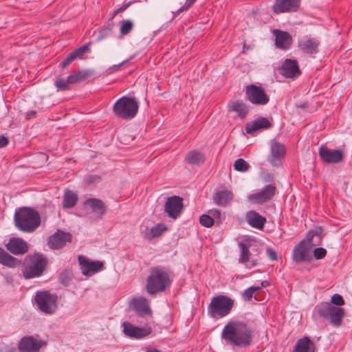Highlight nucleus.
I'll use <instances>...</instances> for the list:
<instances>
[{"label":"nucleus","mask_w":352,"mask_h":352,"mask_svg":"<svg viewBox=\"0 0 352 352\" xmlns=\"http://www.w3.org/2000/svg\"><path fill=\"white\" fill-rule=\"evenodd\" d=\"M172 282L170 271L168 268L161 265L151 267L146 279V291L149 295L154 296L168 289Z\"/></svg>","instance_id":"f257e3e1"},{"label":"nucleus","mask_w":352,"mask_h":352,"mask_svg":"<svg viewBox=\"0 0 352 352\" xmlns=\"http://www.w3.org/2000/svg\"><path fill=\"white\" fill-rule=\"evenodd\" d=\"M14 223L21 232L32 233L41 226V217L37 210L31 207H20L15 210Z\"/></svg>","instance_id":"f03ea898"},{"label":"nucleus","mask_w":352,"mask_h":352,"mask_svg":"<svg viewBox=\"0 0 352 352\" xmlns=\"http://www.w3.org/2000/svg\"><path fill=\"white\" fill-rule=\"evenodd\" d=\"M47 259L41 253L35 252L25 256L22 264V274L24 278L31 279L41 276L46 270Z\"/></svg>","instance_id":"7ed1b4c3"},{"label":"nucleus","mask_w":352,"mask_h":352,"mask_svg":"<svg viewBox=\"0 0 352 352\" xmlns=\"http://www.w3.org/2000/svg\"><path fill=\"white\" fill-rule=\"evenodd\" d=\"M234 304V300L228 296H215L208 306V314L213 319L223 318L231 313Z\"/></svg>","instance_id":"20e7f679"},{"label":"nucleus","mask_w":352,"mask_h":352,"mask_svg":"<svg viewBox=\"0 0 352 352\" xmlns=\"http://www.w3.org/2000/svg\"><path fill=\"white\" fill-rule=\"evenodd\" d=\"M314 311L319 318L329 320L336 327L341 324L344 316L343 308L336 307L329 302H320L315 307Z\"/></svg>","instance_id":"39448f33"},{"label":"nucleus","mask_w":352,"mask_h":352,"mask_svg":"<svg viewBox=\"0 0 352 352\" xmlns=\"http://www.w3.org/2000/svg\"><path fill=\"white\" fill-rule=\"evenodd\" d=\"M58 300L56 294L48 290H39L36 292L33 302L41 312L52 315L58 309Z\"/></svg>","instance_id":"423d86ee"},{"label":"nucleus","mask_w":352,"mask_h":352,"mask_svg":"<svg viewBox=\"0 0 352 352\" xmlns=\"http://www.w3.org/2000/svg\"><path fill=\"white\" fill-rule=\"evenodd\" d=\"M138 108V102L135 98L123 96L116 102L113 111L117 117L131 120L137 115Z\"/></svg>","instance_id":"0eeeda50"},{"label":"nucleus","mask_w":352,"mask_h":352,"mask_svg":"<svg viewBox=\"0 0 352 352\" xmlns=\"http://www.w3.org/2000/svg\"><path fill=\"white\" fill-rule=\"evenodd\" d=\"M315 235H318V231H309L307 235V241L302 240L294 246L292 252V259L294 263L311 262L313 260L311 250L308 245L311 243Z\"/></svg>","instance_id":"6e6552de"},{"label":"nucleus","mask_w":352,"mask_h":352,"mask_svg":"<svg viewBox=\"0 0 352 352\" xmlns=\"http://www.w3.org/2000/svg\"><path fill=\"white\" fill-rule=\"evenodd\" d=\"M242 322L237 320H230L223 327L221 338L226 344L232 346L242 345Z\"/></svg>","instance_id":"1a4fd4ad"},{"label":"nucleus","mask_w":352,"mask_h":352,"mask_svg":"<svg viewBox=\"0 0 352 352\" xmlns=\"http://www.w3.org/2000/svg\"><path fill=\"white\" fill-rule=\"evenodd\" d=\"M130 307L136 316L144 319L145 322L150 324L153 320V314L148 300L146 297L133 298L130 301Z\"/></svg>","instance_id":"9d476101"},{"label":"nucleus","mask_w":352,"mask_h":352,"mask_svg":"<svg viewBox=\"0 0 352 352\" xmlns=\"http://www.w3.org/2000/svg\"><path fill=\"white\" fill-rule=\"evenodd\" d=\"M245 98L252 104L264 106L270 102V97L265 90L256 85H249L245 87Z\"/></svg>","instance_id":"9b49d317"},{"label":"nucleus","mask_w":352,"mask_h":352,"mask_svg":"<svg viewBox=\"0 0 352 352\" xmlns=\"http://www.w3.org/2000/svg\"><path fill=\"white\" fill-rule=\"evenodd\" d=\"M122 332L128 338L141 340L148 336L153 331L151 326L145 322L143 327H138L130 322L122 323Z\"/></svg>","instance_id":"f8f14e48"},{"label":"nucleus","mask_w":352,"mask_h":352,"mask_svg":"<svg viewBox=\"0 0 352 352\" xmlns=\"http://www.w3.org/2000/svg\"><path fill=\"white\" fill-rule=\"evenodd\" d=\"M46 344L43 340H38L32 336H25L18 342L19 352H40L42 346Z\"/></svg>","instance_id":"ddd939ff"},{"label":"nucleus","mask_w":352,"mask_h":352,"mask_svg":"<svg viewBox=\"0 0 352 352\" xmlns=\"http://www.w3.org/2000/svg\"><path fill=\"white\" fill-rule=\"evenodd\" d=\"M276 187L274 184H268L260 192L250 194L248 199L254 204H263L270 201L276 195Z\"/></svg>","instance_id":"4468645a"},{"label":"nucleus","mask_w":352,"mask_h":352,"mask_svg":"<svg viewBox=\"0 0 352 352\" xmlns=\"http://www.w3.org/2000/svg\"><path fill=\"white\" fill-rule=\"evenodd\" d=\"M183 208V198L177 195L168 197L164 204L165 212L174 219L181 214Z\"/></svg>","instance_id":"2eb2a0df"},{"label":"nucleus","mask_w":352,"mask_h":352,"mask_svg":"<svg viewBox=\"0 0 352 352\" xmlns=\"http://www.w3.org/2000/svg\"><path fill=\"white\" fill-rule=\"evenodd\" d=\"M278 72L287 78L295 79L302 74L296 60L286 58L278 69Z\"/></svg>","instance_id":"dca6fc26"},{"label":"nucleus","mask_w":352,"mask_h":352,"mask_svg":"<svg viewBox=\"0 0 352 352\" xmlns=\"http://www.w3.org/2000/svg\"><path fill=\"white\" fill-rule=\"evenodd\" d=\"M78 263L82 274L85 276H91L104 267L103 262L91 261L82 255L78 256Z\"/></svg>","instance_id":"f3484780"},{"label":"nucleus","mask_w":352,"mask_h":352,"mask_svg":"<svg viewBox=\"0 0 352 352\" xmlns=\"http://www.w3.org/2000/svg\"><path fill=\"white\" fill-rule=\"evenodd\" d=\"M300 5V0H275L272 6L274 14L296 12Z\"/></svg>","instance_id":"a211bd4d"},{"label":"nucleus","mask_w":352,"mask_h":352,"mask_svg":"<svg viewBox=\"0 0 352 352\" xmlns=\"http://www.w3.org/2000/svg\"><path fill=\"white\" fill-rule=\"evenodd\" d=\"M72 239V235L69 232L58 230L50 236L48 245L51 249L58 250L63 248L67 242H71Z\"/></svg>","instance_id":"6ab92c4d"},{"label":"nucleus","mask_w":352,"mask_h":352,"mask_svg":"<svg viewBox=\"0 0 352 352\" xmlns=\"http://www.w3.org/2000/svg\"><path fill=\"white\" fill-rule=\"evenodd\" d=\"M6 248L14 255H23L29 250L28 242L19 237H11L6 244Z\"/></svg>","instance_id":"aec40b11"},{"label":"nucleus","mask_w":352,"mask_h":352,"mask_svg":"<svg viewBox=\"0 0 352 352\" xmlns=\"http://www.w3.org/2000/svg\"><path fill=\"white\" fill-rule=\"evenodd\" d=\"M321 160L327 164H337L342 161L343 152L339 149H329L324 146L319 148Z\"/></svg>","instance_id":"412c9836"},{"label":"nucleus","mask_w":352,"mask_h":352,"mask_svg":"<svg viewBox=\"0 0 352 352\" xmlns=\"http://www.w3.org/2000/svg\"><path fill=\"white\" fill-rule=\"evenodd\" d=\"M245 218L246 222L250 227L258 230H263L267 223L266 217L260 214L254 210L248 211Z\"/></svg>","instance_id":"4be33fe9"},{"label":"nucleus","mask_w":352,"mask_h":352,"mask_svg":"<svg viewBox=\"0 0 352 352\" xmlns=\"http://www.w3.org/2000/svg\"><path fill=\"white\" fill-rule=\"evenodd\" d=\"M84 206H88L97 219H102L107 212L105 204L100 199L87 198L83 201Z\"/></svg>","instance_id":"5701e85b"},{"label":"nucleus","mask_w":352,"mask_h":352,"mask_svg":"<svg viewBox=\"0 0 352 352\" xmlns=\"http://www.w3.org/2000/svg\"><path fill=\"white\" fill-rule=\"evenodd\" d=\"M273 34L275 36L276 47L280 50H288L292 44V37L291 34L285 31L274 30Z\"/></svg>","instance_id":"b1692460"},{"label":"nucleus","mask_w":352,"mask_h":352,"mask_svg":"<svg viewBox=\"0 0 352 352\" xmlns=\"http://www.w3.org/2000/svg\"><path fill=\"white\" fill-rule=\"evenodd\" d=\"M320 41L314 38H307L299 41L298 47L305 54H315L318 52Z\"/></svg>","instance_id":"393cba45"},{"label":"nucleus","mask_w":352,"mask_h":352,"mask_svg":"<svg viewBox=\"0 0 352 352\" xmlns=\"http://www.w3.org/2000/svg\"><path fill=\"white\" fill-rule=\"evenodd\" d=\"M272 125V122L267 118L259 117L252 123H248L245 130L248 133L253 134L256 131L270 129Z\"/></svg>","instance_id":"a878e982"},{"label":"nucleus","mask_w":352,"mask_h":352,"mask_svg":"<svg viewBox=\"0 0 352 352\" xmlns=\"http://www.w3.org/2000/svg\"><path fill=\"white\" fill-rule=\"evenodd\" d=\"M233 199V193L228 189L217 190L212 197L213 202L219 206H226Z\"/></svg>","instance_id":"bb28decb"},{"label":"nucleus","mask_w":352,"mask_h":352,"mask_svg":"<svg viewBox=\"0 0 352 352\" xmlns=\"http://www.w3.org/2000/svg\"><path fill=\"white\" fill-rule=\"evenodd\" d=\"M0 263L8 267L14 268L21 265V261L0 247Z\"/></svg>","instance_id":"cd10ccee"},{"label":"nucleus","mask_w":352,"mask_h":352,"mask_svg":"<svg viewBox=\"0 0 352 352\" xmlns=\"http://www.w3.org/2000/svg\"><path fill=\"white\" fill-rule=\"evenodd\" d=\"M258 336V331L255 326H249L243 323V348L253 344L255 338Z\"/></svg>","instance_id":"c85d7f7f"},{"label":"nucleus","mask_w":352,"mask_h":352,"mask_svg":"<svg viewBox=\"0 0 352 352\" xmlns=\"http://www.w3.org/2000/svg\"><path fill=\"white\" fill-rule=\"evenodd\" d=\"M205 160L206 158L204 155L197 150H192L189 151L184 158V162L192 166H199L205 162Z\"/></svg>","instance_id":"c756f323"},{"label":"nucleus","mask_w":352,"mask_h":352,"mask_svg":"<svg viewBox=\"0 0 352 352\" xmlns=\"http://www.w3.org/2000/svg\"><path fill=\"white\" fill-rule=\"evenodd\" d=\"M285 153V146L278 142H274L271 145L272 160H270V162L274 164L276 161L283 160Z\"/></svg>","instance_id":"7c9ffc66"},{"label":"nucleus","mask_w":352,"mask_h":352,"mask_svg":"<svg viewBox=\"0 0 352 352\" xmlns=\"http://www.w3.org/2000/svg\"><path fill=\"white\" fill-rule=\"evenodd\" d=\"M94 74V72L91 69L79 70L74 74L69 75V80L72 82V85H74L89 79Z\"/></svg>","instance_id":"2f4dec72"},{"label":"nucleus","mask_w":352,"mask_h":352,"mask_svg":"<svg viewBox=\"0 0 352 352\" xmlns=\"http://www.w3.org/2000/svg\"><path fill=\"white\" fill-rule=\"evenodd\" d=\"M78 200V197L76 193L72 190H67L64 192L62 206L64 209L74 208Z\"/></svg>","instance_id":"473e14b6"},{"label":"nucleus","mask_w":352,"mask_h":352,"mask_svg":"<svg viewBox=\"0 0 352 352\" xmlns=\"http://www.w3.org/2000/svg\"><path fill=\"white\" fill-rule=\"evenodd\" d=\"M167 230V227L162 223H157L151 228H146L145 231V238L151 240L154 238L160 236L164 232Z\"/></svg>","instance_id":"72a5a7b5"},{"label":"nucleus","mask_w":352,"mask_h":352,"mask_svg":"<svg viewBox=\"0 0 352 352\" xmlns=\"http://www.w3.org/2000/svg\"><path fill=\"white\" fill-rule=\"evenodd\" d=\"M314 343L307 336L299 339L293 350V352H308L311 348H314Z\"/></svg>","instance_id":"f704fd0d"},{"label":"nucleus","mask_w":352,"mask_h":352,"mask_svg":"<svg viewBox=\"0 0 352 352\" xmlns=\"http://www.w3.org/2000/svg\"><path fill=\"white\" fill-rule=\"evenodd\" d=\"M256 248H258L256 239L250 236H243V263H245L247 252L248 249L252 248V251L254 252V256L256 255Z\"/></svg>","instance_id":"c9c22d12"},{"label":"nucleus","mask_w":352,"mask_h":352,"mask_svg":"<svg viewBox=\"0 0 352 352\" xmlns=\"http://www.w3.org/2000/svg\"><path fill=\"white\" fill-rule=\"evenodd\" d=\"M254 253V252L252 251V248L248 249L245 263H243V265H245L248 268H251L257 265L260 254L258 248H256L255 256L253 255Z\"/></svg>","instance_id":"e433bc0d"},{"label":"nucleus","mask_w":352,"mask_h":352,"mask_svg":"<svg viewBox=\"0 0 352 352\" xmlns=\"http://www.w3.org/2000/svg\"><path fill=\"white\" fill-rule=\"evenodd\" d=\"M72 82L69 80V76L67 79L58 78L55 80L54 85L59 91H65L70 89Z\"/></svg>","instance_id":"4c0bfd02"},{"label":"nucleus","mask_w":352,"mask_h":352,"mask_svg":"<svg viewBox=\"0 0 352 352\" xmlns=\"http://www.w3.org/2000/svg\"><path fill=\"white\" fill-rule=\"evenodd\" d=\"M120 33L122 36H125L131 32L133 28V23L130 20H123L120 21Z\"/></svg>","instance_id":"58836bf2"},{"label":"nucleus","mask_w":352,"mask_h":352,"mask_svg":"<svg viewBox=\"0 0 352 352\" xmlns=\"http://www.w3.org/2000/svg\"><path fill=\"white\" fill-rule=\"evenodd\" d=\"M199 223L206 228H211L214 224V220L210 214H203L199 217Z\"/></svg>","instance_id":"ea45409f"},{"label":"nucleus","mask_w":352,"mask_h":352,"mask_svg":"<svg viewBox=\"0 0 352 352\" xmlns=\"http://www.w3.org/2000/svg\"><path fill=\"white\" fill-rule=\"evenodd\" d=\"M228 111H235L239 117L242 118V103L234 101L229 102Z\"/></svg>","instance_id":"a19ab883"},{"label":"nucleus","mask_w":352,"mask_h":352,"mask_svg":"<svg viewBox=\"0 0 352 352\" xmlns=\"http://www.w3.org/2000/svg\"><path fill=\"white\" fill-rule=\"evenodd\" d=\"M89 50H90V49L89 47V45L86 44V45H83L80 46V47L74 50L72 52L76 58H81L83 56L84 54L86 52H89Z\"/></svg>","instance_id":"79ce46f5"},{"label":"nucleus","mask_w":352,"mask_h":352,"mask_svg":"<svg viewBox=\"0 0 352 352\" xmlns=\"http://www.w3.org/2000/svg\"><path fill=\"white\" fill-rule=\"evenodd\" d=\"M327 254V252L326 249L324 248H316L313 250V254L312 256L314 257L316 259H322L324 258Z\"/></svg>","instance_id":"37998d69"},{"label":"nucleus","mask_w":352,"mask_h":352,"mask_svg":"<svg viewBox=\"0 0 352 352\" xmlns=\"http://www.w3.org/2000/svg\"><path fill=\"white\" fill-rule=\"evenodd\" d=\"M208 213L210 214L212 217H213L214 222L216 221L217 224L219 225L222 222L221 212L219 209H211L208 210Z\"/></svg>","instance_id":"c03bdc74"},{"label":"nucleus","mask_w":352,"mask_h":352,"mask_svg":"<svg viewBox=\"0 0 352 352\" xmlns=\"http://www.w3.org/2000/svg\"><path fill=\"white\" fill-rule=\"evenodd\" d=\"M100 180L101 177L98 175H88L85 177V182L87 185L98 183Z\"/></svg>","instance_id":"a18cd8bd"},{"label":"nucleus","mask_w":352,"mask_h":352,"mask_svg":"<svg viewBox=\"0 0 352 352\" xmlns=\"http://www.w3.org/2000/svg\"><path fill=\"white\" fill-rule=\"evenodd\" d=\"M331 303L333 305L341 306L344 305V300L341 295L335 294L331 297Z\"/></svg>","instance_id":"49530a36"},{"label":"nucleus","mask_w":352,"mask_h":352,"mask_svg":"<svg viewBox=\"0 0 352 352\" xmlns=\"http://www.w3.org/2000/svg\"><path fill=\"white\" fill-rule=\"evenodd\" d=\"M59 280L64 285H67L69 282L71 280L69 276V272L67 270H65L59 275Z\"/></svg>","instance_id":"de8ad7c7"},{"label":"nucleus","mask_w":352,"mask_h":352,"mask_svg":"<svg viewBox=\"0 0 352 352\" xmlns=\"http://www.w3.org/2000/svg\"><path fill=\"white\" fill-rule=\"evenodd\" d=\"M76 57L72 54V52L69 53L67 57L60 63V66L63 68L69 66L74 60Z\"/></svg>","instance_id":"09e8293b"},{"label":"nucleus","mask_w":352,"mask_h":352,"mask_svg":"<svg viewBox=\"0 0 352 352\" xmlns=\"http://www.w3.org/2000/svg\"><path fill=\"white\" fill-rule=\"evenodd\" d=\"M112 26L110 25L101 29L100 30V38L102 39L105 37L109 36L112 32Z\"/></svg>","instance_id":"8fccbe9b"},{"label":"nucleus","mask_w":352,"mask_h":352,"mask_svg":"<svg viewBox=\"0 0 352 352\" xmlns=\"http://www.w3.org/2000/svg\"><path fill=\"white\" fill-rule=\"evenodd\" d=\"M197 0H186L185 3L176 12L179 14L180 12L188 10L196 1Z\"/></svg>","instance_id":"3c124183"},{"label":"nucleus","mask_w":352,"mask_h":352,"mask_svg":"<svg viewBox=\"0 0 352 352\" xmlns=\"http://www.w3.org/2000/svg\"><path fill=\"white\" fill-rule=\"evenodd\" d=\"M266 254L268 258L272 261H278V254L272 248H267Z\"/></svg>","instance_id":"603ef678"},{"label":"nucleus","mask_w":352,"mask_h":352,"mask_svg":"<svg viewBox=\"0 0 352 352\" xmlns=\"http://www.w3.org/2000/svg\"><path fill=\"white\" fill-rule=\"evenodd\" d=\"M254 298V292L251 287L243 291V299L245 300H251Z\"/></svg>","instance_id":"864d4df0"},{"label":"nucleus","mask_w":352,"mask_h":352,"mask_svg":"<svg viewBox=\"0 0 352 352\" xmlns=\"http://www.w3.org/2000/svg\"><path fill=\"white\" fill-rule=\"evenodd\" d=\"M254 292V299L256 301L260 300L258 294L262 291V288L260 286H252L250 287Z\"/></svg>","instance_id":"5fc2aeb1"},{"label":"nucleus","mask_w":352,"mask_h":352,"mask_svg":"<svg viewBox=\"0 0 352 352\" xmlns=\"http://www.w3.org/2000/svg\"><path fill=\"white\" fill-rule=\"evenodd\" d=\"M8 144V138L4 135H0V148L6 147Z\"/></svg>","instance_id":"6e6d98bb"},{"label":"nucleus","mask_w":352,"mask_h":352,"mask_svg":"<svg viewBox=\"0 0 352 352\" xmlns=\"http://www.w3.org/2000/svg\"><path fill=\"white\" fill-rule=\"evenodd\" d=\"M234 168L238 171H242V158H239L235 161Z\"/></svg>","instance_id":"4d7b16f0"},{"label":"nucleus","mask_w":352,"mask_h":352,"mask_svg":"<svg viewBox=\"0 0 352 352\" xmlns=\"http://www.w3.org/2000/svg\"><path fill=\"white\" fill-rule=\"evenodd\" d=\"M130 4H131V2L123 4L122 6H120L119 8H118L116 10H115L114 15L124 11L126 9H127V8L130 6Z\"/></svg>","instance_id":"13d9d810"},{"label":"nucleus","mask_w":352,"mask_h":352,"mask_svg":"<svg viewBox=\"0 0 352 352\" xmlns=\"http://www.w3.org/2000/svg\"><path fill=\"white\" fill-rule=\"evenodd\" d=\"M126 62V60L125 61H123L122 63L118 64V65H113L111 69L113 70V72H118L120 70L121 66L122 65H124L125 63Z\"/></svg>","instance_id":"bf43d9fd"},{"label":"nucleus","mask_w":352,"mask_h":352,"mask_svg":"<svg viewBox=\"0 0 352 352\" xmlns=\"http://www.w3.org/2000/svg\"><path fill=\"white\" fill-rule=\"evenodd\" d=\"M36 116V111H30L28 114H27V119H30L32 118H35Z\"/></svg>","instance_id":"052dcab7"},{"label":"nucleus","mask_w":352,"mask_h":352,"mask_svg":"<svg viewBox=\"0 0 352 352\" xmlns=\"http://www.w3.org/2000/svg\"><path fill=\"white\" fill-rule=\"evenodd\" d=\"M0 352H14V349L12 348H5L0 349Z\"/></svg>","instance_id":"680f3d73"},{"label":"nucleus","mask_w":352,"mask_h":352,"mask_svg":"<svg viewBox=\"0 0 352 352\" xmlns=\"http://www.w3.org/2000/svg\"><path fill=\"white\" fill-rule=\"evenodd\" d=\"M270 285V282L268 280H263L261 283V286L262 287H267Z\"/></svg>","instance_id":"e2e57ef3"},{"label":"nucleus","mask_w":352,"mask_h":352,"mask_svg":"<svg viewBox=\"0 0 352 352\" xmlns=\"http://www.w3.org/2000/svg\"><path fill=\"white\" fill-rule=\"evenodd\" d=\"M249 168L250 166L248 163L243 160V172L247 171L249 169Z\"/></svg>","instance_id":"0e129e2a"},{"label":"nucleus","mask_w":352,"mask_h":352,"mask_svg":"<svg viewBox=\"0 0 352 352\" xmlns=\"http://www.w3.org/2000/svg\"><path fill=\"white\" fill-rule=\"evenodd\" d=\"M146 352H161V351L156 349H148Z\"/></svg>","instance_id":"69168bd1"},{"label":"nucleus","mask_w":352,"mask_h":352,"mask_svg":"<svg viewBox=\"0 0 352 352\" xmlns=\"http://www.w3.org/2000/svg\"><path fill=\"white\" fill-rule=\"evenodd\" d=\"M239 246L241 248V249L242 250V241L241 242H239Z\"/></svg>","instance_id":"338daca9"},{"label":"nucleus","mask_w":352,"mask_h":352,"mask_svg":"<svg viewBox=\"0 0 352 352\" xmlns=\"http://www.w3.org/2000/svg\"><path fill=\"white\" fill-rule=\"evenodd\" d=\"M239 261L240 263H242V254L240 256V258H239Z\"/></svg>","instance_id":"774afa93"}]
</instances>
